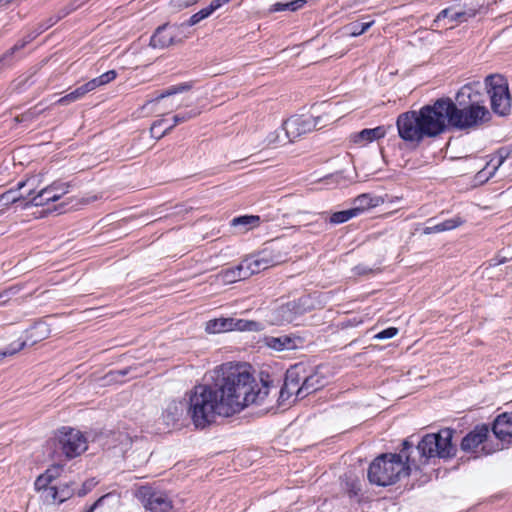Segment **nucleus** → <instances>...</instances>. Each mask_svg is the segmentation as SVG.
Instances as JSON below:
<instances>
[{
	"instance_id": "9",
	"label": "nucleus",
	"mask_w": 512,
	"mask_h": 512,
	"mask_svg": "<svg viewBox=\"0 0 512 512\" xmlns=\"http://www.w3.org/2000/svg\"><path fill=\"white\" fill-rule=\"evenodd\" d=\"M322 386L321 378L318 374H313L305 378L302 385L298 387V381L294 379L293 372L289 371L283 388L280 391V398L285 399L295 394L297 397H305Z\"/></svg>"
},
{
	"instance_id": "30",
	"label": "nucleus",
	"mask_w": 512,
	"mask_h": 512,
	"mask_svg": "<svg viewBox=\"0 0 512 512\" xmlns=\"http://www.w3.org/2000/svg\"><path fill=\"white\" fill-rule=\"evenodd\" d=\"M259 223H260V218H259V216H255V215L240 216V217L234 218L232 220L233 226H235V227L243 226L244 231H247L251 228L257 227L259 225Z\"/></svg>"
},
{
	"instance_id": "4",
	"label": "nucleus",
	"mask_w": 512,
	"mask_h": 512,
	"mask_svg": "<svg viewBox=\"0 0 512 512\" xmlns=\"http://www.w3.org/2000/svg\"><path fill=\"white\" fill-rule=\"evenodd\" d=\"M409 467L398 454H383L370 465L368 478L371 483L388 486L408 475Z\"/></svg>"
},
{
	"instance_id": "45",
	"label": "nucleus",
	"mask_w": 512,
	"mask_h": 512,
	"mask_svg": "<svg viewBox=\"0 0 512 512\" xmlns=\"http://www.w3.org/2000/svg\"><path fill=\"white\" fill-rule=\"evenodd\" d=\"M491 119V113L482 106V123L487 122Z\"/></svg>"
},
{
	"instance_id": "18",
	"label": "nucleus",
	"mask_w": 512,
	"mask_h": 512,
	"mask_svg": "<svg viewBox=\"0 0 512 512\" xmlns=\"http://www.w3.org/2000/svg\"><path fill=\"white\" fill-rule=\"evenodd\" d=\"M386 134V127L378 126L372 129H363L362 131L351 135V141L357 145L365 146L368 143L385 137Z\"/></svg>"
},
{
	"instance_id": "6",
	"label": "nucleus",
	"mask_w": 512,
	"mask_h": 512,
	"mask_svg": "<svg viewBox=\"0 0 512 512\" xmlns=\"http://www.w3.org/2000/svg\"><path fill=\"white\" fill-rule=\"evenodd\" d=\"M53 458L64 455L67 459L74 458L87 449V440L77 429L63 427L59 429L53 440Z\"/></svg>"
},
{
	"instance_id": "48",
	"label": "nucleus",
	"mask_w": 512,
	"mask_h": 512,
	"mask_svg": "<svg viewBox=\"0 0 512 512\" xmlns=\"http://www.w3.org/2000/svg\"><path fill=\"white\" fill-rule=\"evenodd\" d=\"M222 5L229 3L231 0H220Z\"/></svg>"
},
{
	"instance_id": "34",
	"label": "nucleus",
	"mask_w": 512,
	"mask_h": 512,
	"mask_svg": "<svg viewBox=\"0 0 512 512\" xmlns=\"http://www.w3.org/2000/svg\"><path fill=\"white\" fill-rule=\"evenodd\" d=\"M358 216V210L357 209H347L339 212H335L330 217V222L332 224H340L344 223L351 218Z\"/></svg>"
},
{
	"instance_id": "28",
	"label": "nucleus",
	"mask_w": 512,
	"mask_h": 512,
	"mask_svg": "<svg viewBox=\"0 0 512 512\" xmlns=\"http://www.w3.org/2000/svg\"><path fill=\"white\" fill-rule=\"evenodd\" d=\"M205 329L208 333H222L231 331V321L230 318H219L209 320L206 323Z\"/></svg>"
},
{
	"instance_id": "35",
	"label": "nucleus",
	"mask_w": 512,
	"mask_h": 512,
	"mask_svg": "<svg viewBox=\"0 0 512 512\" xmlns=\"http://www.w3.org/2000/svg\"><path fill=\"white\" fill-rule=\"evenodd\" d=\"M231 321V331H253L258 329V324L253 321L243 320V319H235L230 318Z\"/></svg>"
},
{
	"instance_id": "37",
	"label": "nucleus",
	"mask_w": 512,
	"mask_h": 512,
	"mask_svg": "<svg viewBox=\"0 0 512 512\" xmlns=\"http://www.w3.org/2000/svg\"><path fill=\"white\" fill-rule=\"evenodd\" d=\"M374 21L369 22H356L349 25L348 30L351 36H360L365 33L372 25Z\"/></svg>"
},
{
	"instance_id": "7",
	"label": "nucleus",
	"mask_w": 512,
	"mask_h": 512,
	"mask_svg": "<svg viewBox=\"0 0 512 512\" xmlns=\"http://www.w3.org/2000/svg\"><path fill=\"white\" fill-rule=\"evenodd\" d=\"M36 182L37 179L32 177L26 181L18 183L19 189L28 187L27 197H29V200L23 204V208L47 205L50 202L59 200L68 192V185L64 183H53L52 185L41 188L38 192H35Z\"/></svg>"
},
{
	"instance_id": "49",
	"label": "nucleus",
	"mask_w": 512,
	"mask_h": 512,
	"mask_svg": "<svg viewBox=\"0 0 512 512\" xmlns=\"http://www.w3.org/2000/svg\"><path fill=\"white\" fill-rule=\"evenodd\" d=\"M16 49H18V46H17V45H16V46H14V48L12 49V51H14V50H16Z\"/></svg>"
},
{
	"instance_id": "12",
	"label": "nucleus",
	"mask_w": 512,
	"mask_h": 512,
	"mask_svg": "<svg viewBox=\"0 0 512 512\" xmlns=\"http://www.w3.org/2000/svg\"><path fill=\"white\" fill-rule=\"evenodd\" d=\"M139 496L144 507L151 512H170L173 507L171 499L163 492L143 487L139 490Z\"/></svg>"
},
{
	"instance_id": "8",
	"label": "nucleus",
	"mask_w": 512,
	"mask_h": 512,
	"mask_svg": "<svg viewBox=\"0 0 512 512\" xmlns=\"http://www.w3.org/2000/svg\"><path fill=\"white\" fill-rule=\"evenodd\" d=\"M452 435L453 432L450 429H443L435 434H427L419 442L417 449L425 459L432 457H449L454 451V447L451 443Z\"/></svg>"
},
{
	"instance_id": "1",
	"label": "nucleus",
	"mask_w": 512,
	"mask_h": 512,
	"mask_svg": "<svg viewBox=\"0 0 512 512\" xmlns=\"http://www.w3.org/2000/svg\"><path fill=\"white\" fill-rule=\"evenodd\" d=\"M456 99L460 107L450 98H440L418 111L400 114L396 121L399 137L418 144L424 138L439 136L448 127L466 129L475 125L480 111L478 83L464 85Z\"/></svg>"
},
{
	"instance_id": "23",
	"label": "nucleus",
	"mask_w": 512,
	"mask_h": 512,
	"mask_svg": "<svg viewBox=\"0 0 512 512\" xmlns=\"http://www.w3.org/2000/svg\"><path fill=\"white\" fill-rule=\"evenodd\" d=\"M185 411L187 412V402L173 400L165 408L163 417L167 423L175 422L183 416Z\"/></svg>"
},
{
	"instance_id": "38",
	"label": "nucleus",
	"mask_w": 512,
	"mask_h": 512,
	"mask_svg": "<svg viewBox=\"0 0 512 512\" xmlns=\"http://www.w3.org/2000/svg\"><path fill=\"white\" fill-rule=\"evenodd\" d=\"M25 342H13L5 350L0 351V360L6 356H12L23 349Z\"/></svg>"
},
{
	"instance_id": "27",
	"label": "nucleus",
	"mask_w": 512,
	"mask_h": 512,
	"mask_svg": "<svg viewBox=\"0 0 512 512\" xmlns=\"http://www.w3.org/2000/svg\"><path fill=\"white\" fill-rule=\"evenodd\" d=\"M18 190H8L0 195V206H8L10 204L16 203L18 201L24 202V204L29 200L27 197V191L24 193H19Z\"/></svg>"
},
{
	"instance_id": "40",
	"label": "nucleus",
	"mask_w": 512,
	"mask_h": 512,
	"mask_svg": "<svg viewBox=\"0 0 512 512\" xmlns=\"http://www.w3.org/2000/svg\"><path fill=\"white\" fill-rule=\"evenodd\" d=\"M51 481H49L44 473L41 474L35 481V487L37 490L39 491H43V497L44 499L46 500V490H48L49 488H51L52 486L50 485Z\"/></svg>"
},
{
	"instance_id": "33",
	"label": "nucleus",
	"mask_w": 512,
	"mask_h": 512,
	"mask_svg": "<svg viewBox=\"0 0 512 512\" xmlns=\"http://www.w3.org/2000/svg\"><path fill=\"white\" fill-rule=\"evenodd\" d=\"M505 261H506L505 258H501V259L495 258V259L490 260L488 263V266L485 267V271L487 272L488 276L490 278H497V279L503 278L505 275L504 269L499 268L496 271H494V269L496 267L500 266L501 264L505 263Z\"/></svg>"
},
{
	"instance_id": "39",
	"label": "nucleus",
	"mask_w": 512,
	"mask_h": 512,
	"mask_svg": "<svg viewBox=\"0 0 512 512\" xmlns=\"http://www.w3.org/2000/svg\"><path fill=\"white\" fill-rule=\"evenodd\" d=\"M211 15V13L209 12V10L207 9V7L201 9L200 11H198L197 13L193 14L189 20L187 21V25L188 26H193V25H196L197 23H199L200 21L208 18L209 16Z\"/></svg>"
},
{
	"instance_id": "41",
	"label": "nucleus",
	"mask_w": 512,
	"mask_h": 512,
	"mask_svg": "<svg viewBox=\"0 0 512 512\" xmlns=\"http://www.w3.org/2000/svg\"><path fill=\"white\" fill-rule=\"evenodd\" d=\"M63 465L56 464L49 467L45 472L44 475L49 481H53L56 478H58L62 472Z\"/></svg>"
},
{
	"instance_id": "47",
	"label": "nucleus",
	"mask_w": 512,
	"mask_h": 512,
	"mask_svg": "<svg viewBox=\"0 0 512 512\" xmlns=\"http://www.w3.org/2000/svg\"><path fill=\"white\" fill-rule=\"evenodd\" d=\"M96 505H97V503H95L93 506H91V507L89 508L88 512H93V510H94V508H95V506H96Z\"/></svg>"
},
{
	"instance_id": "11",
	"label": "nucleus",
	"mask_w": 512,
	"mask_h": 512,
	"mask_svg": "<svg viewBox=\"0 0 512 512\" xmlns=\"http://www.w3.org/2000/svg\"><path fill=\"white\" fill-rule=\"evenodd\" d=\"M326 124L323 123L321 116H303L295 115L287 119L283 123L284 131H287V135L295 140L303 134L313 131L317 128H322Z\"/></svg>"
},
{
	"instance_id": "19",
	"label": "nucleus",
	"mask_w": 512,
	"mask_h": 512,
	"mask_svg": "<svg viewBox=\"0 0 512 512\" xmlns=\"http://www.w3.org/2000/svg\"><path fill=\"white\" fill-rule=\"evenodd\" d=\"M198 114H199V112L190 111V112H185L183 114L175 115L173 117V123L170 126H168L165 130H163L161 133L157 132V128L160 127L164 123V120L161 119V120L155 121L150 128L151 136L156 139H160L164 135H166L170 130H172L176 125L186 122V121L196 117Z\"/></svg>"
},
{
	"instance_id": "5",
	"label": "nucleus",
	"mask_w": 512,
	"mask_h": 512,
	"mask_svg": "<svg viewBox=\"0 0 512 512\" xmlns=\"http://www.w3.org/2000/svg\"><path fill=\"white\" fill-rule=\"evenodd\" d=\"M492 432L497 442L492 444L490 430L482 424V454H492L512 444V412H504L493 421Z\"/></svg>"
},
{
	"instance_id": "17",
	"label": "nucleus",
	"mask_w": 512,
	"mask_h": 512,
	"mask_svg": "<svg viewBox=\"0 0 512 512\" xmlns=\"http://www.w3.org/2000/svg\"><path fill=\"white\" fill-rule=\"evenodd\" d=\"M299 339L290 335L265 336L263 343L266 347L276 351H290L298 348Z\"/></svg>"
},
{
	"instance_id": "22",
	"label": "nucleus",
	"mask_w": 512,
	"mask_h": 512,
	"mask_svg": "<svg viewBox=\"0 0 512 512\" xmlns=\"http://www.w3.org/2000/svg\"><path fill=\"white\" fill-rule=\"evenodd\" d=\"M246 278L247 275L244 272L242 263H240L236 267L223 270L217 275V279L223 284H231L240 280H244Z\"/></svg>"
},
{
	"instance_id": "46",
	"label": "nucleus",
	"mask_w": 512,
	"mask_h": 512,
	"mask_svg": "<svg viewBox=\"0 0 512 512\" xmlns=\"http://www.w3.org/2000/svg\"><path fill=\"white\" fill-rule=\"evenodd\" d=\"M7 301L6 294H0V305L4 304Z\"/></svg>"
},
{
	"instance_id": "16",
	"label": "nucleus",
	"mask_w": 512,
	"mask_h": 512,
	"mask_svg": "<svg viewBox=\"0 0 512 512\" xmlns=\"http://www.w3.org/2000/svg\"><path fill=\"white\" fill-rule=\"evenodd\" d=\"M179 27L163 25L159 27L152 35L150 44L154 48L164 49L177 42L176 38L179 35Z\"/></svg>"
},
{
	"instance_id": "3",
	"label": "nucleus",
	"mask_w": 512,
	"mask_h": 512,
	"mask_svg": "<svg viewBox=\"0 0 512 512\" xmlns=\"http://www.w3.org/2000/svg\"><path fill=\"white\" fill-rule=\"evenodd\" d=\"M216 388L195 386L187 394V414L197 428H205L218 417H230Z\"/></svg>"
},
{
	"instance_id": "20",
	"label": "nucleus",
	"mask_w": 512,
	"mask_h": 512,
	"mask_svg": "<svg viewBox=\"0 0 512 512\" xmlns=\"http://www.w3.org/2000/svg\"><path fill=\"white\" fill-rule=\"evenodd\" d=\"M74 490L68 484L51 487L46 490V501L50 504H61L71 498Z\"/></svg>"
},
{
	"instance_id": "43",
	"label": "nucleus",
	"mask_w": 512,
	"mask_h": 512,
	"mask_svg": "<svg viewBox=\"0 0 512 512\" xmlns=\"http://www.w3.org/2000/svg\"><path fill=\"white\" fill-rule=\"evenodd\" d=\"M197 1L198 0H174V3L177 7L183 8L195 4Z\"/></svg>"
},
{
	"instance_id": "31",
	"label": "nucleus",
	"mask_w": 512,
	"mask_h": 512,
	"mask_svg": "<svg viewBox=\"0 0 512 512\" xmlns=\"http://www.w3.org/2000/svg\"><path fill=\"white\" fill-rule=\"evenodd\" d=\"M377 203V199L372 198L368 194H362L354 200L355 206L352 209H357L358 215H360L364 210L376 206Z\"/></svg>"
},
{
	"instance_id": "14",
	"label": "nucleus",
	"mask_w": 512,
	"mask_h": 512,
	"mask_svg": "<svg viewBox=\"0 0 512 512\" xmlns=\"http://www.w3.org/2000/svg\"><path fill=\"white\" fill-rule=\"evenodd\" d=\"M241 263L248 278L253 274L259 273L269 267L278 264L279 261L274 260L267 253H260L258 255L247 257Z\"/></svg>"
},
{
	"instance_id": "10",
	"label": "nucleus",
	"mask_w": 512,
	"mask_h": 512,
	"mask_svg": "<svg viewBox=\"0 0 512 512\" xmlns=\"http://www.w3.org/2000/svg\"><path fill=\"white\" fill-rule=\"evenodd\" d=\"M305 309L299 301H289L276 305L266 313V321L271 325H284L292 323L303 314Z\"/></svg>"
},
{
	"instance_id": "25",
	"label": "nucleus",
	"mask_w": 512,
	"mask_h": 512,
	"mask_svg": "<svg viewBox=\"0 0 512 512\" xmlns=\"http://www.w3.org/2000/svg\"><path fill=\"white\" fill-rule=\"evenodd\" d=\"M292 141L293 139L287 135V131H284L283 126L269 133L265 139L266 146L268 147H276Z\"/></svg>"
},
{
	"instance_id": "13",
	"label": "nucleus",
	"mask_w": 512,
	"mask_h": 512,
	"mask_svg": "<svg viewBox=\"0 0 512 512\" xmlns=\"http://www.w3.org/2000/svg\"><path fill=\"white\" fill-rule=\"evenodd\" d=\"M475 13H467L465 11H455L452 8L442 10L435 18L433 26L436 28L452 29L459 23L467 21L469 17L474 16Z\"/></svg>"
},
{
	"instance_id": "15",
	"label": "nucleus",
	"mask_w": 512,
	"mask_h": 512,
	"mask_svg": "<svg viewBox=\"0 0 512 512\" xmlns=\"http://www.w3.org/2000/svg\"><path fill=\"white\" fill-rule=\"evenodd\" d=\"M185 89L184 86H178V87H171L169 88L165 93H162L155 99L147 102L145 107H149L150 110L154 113H157L159 115H162L168 111H171L172 109L179 107V103H174L173 100H167L171 95H174L178 92H181Z\"/></svg>"
},
{
	"instance_id": "29",
	"label": "nucleus",
	"mask_w": 512,
	"mask_h": 512,
	"mask_svg": "<svg viewBox=\"0 0 512 512\" xmlns=\"http://www.w3.org/2000/svg\"><path fill=\"white\" fill-rule=\"evenodd\" d=\"M305 3H306V0H293V1H290L287 3L278 2V3H275L270 6L269 12L274 13V12H282V11H286V10L297 11V10L301 9L305 5Z\"/></svg>"
},
{
	"instance_id": "36",
	"label": "nucleus",
	"mask_w": 512,
	"mask_h": 512,
	"mask_svg": "<svg viewBox=\"0 0 512 512\" xmlns=\"http://www.w3.org/2000/svg\"><path fill=\"white\" fill-rule=\"evenodd\" d=\"M480 444V434L475 431L468 434L461 443L463 450H472Z\"/></svg>"
},
{
	"instance_id": "42",
	"label": "nucleus",
	"mask_w": 512,
	"mask_h": 512,
	"mask_svg": "<svg viewBox=\"0 0 512 512\" xmlns=\"http://www.w3.org/2000/svg\"><path fill=\"white\" fill-rule=\"evenodd\" d=\"M398 334V329L395 327H389L379 333H377L374 337L378 340L390 339Z\"/></svg>"
},
{
	"instance_id": "2",
	"label": "nucleus",
	"mask_w": 512,
	"mask_h": 512,
	"mask_svg": "<svg viewBox=\"0 0 512 512\" xmlns=\"http://www.w3.org/2000/svg\"><path fill=\"white\" fill-rule=\"evenodd\" d=\"M216 390L229 416L249 405H261L269 395L267 382L257 380L246 364L226 363L218 369Z\"/></svg>"
},
{
	"instance_id": "26",
	"label": "nucleus",
	"mask_w": 512,
	"mask_h": 512,
	"mask_svg": "<svg viewBox=\"0 0 512 512\" xmlns=\"http://www.w3.org/2000/svg\"><path fill=\"white\" fill-rule=\"evenodd\" d=\"M88 92H91V89H90L88 83H85L84 85L76 88L74 91L61 97L58 100V104H60L62 106L69 105V104L83 98Z\"/></svg>"
},
{
	"instance_id": "44",
	"label": "nucleus",
	"mask_w": 512,
	"mask_h": 512,
	"mask_svg": "<svg viewBox=\"0 0 512 512\" xmlns=\"http://www.w3.org/2000/svg\"><path fill=\"white\" fill-rule=\"evenodd\" d=\"M222 5L221 1L220 0H213L209 6H207V9L209 10V12L212 14L214 11H216L217 9H219Z\"/></svg>"
},
{
	"instance_id": "32",
	"label": "nucleus",
	"mask_w": 512,
	"mask_h": 512,
	"mask_svg": "<svg viewBox=\"0 0 512 512\" xmlns=\"http://www.w3.org/2000/svg\"><path fill=\"white\" fill-rule=\"evenodd\" d=\"M116 76H117V73L115 70H109V71L103 73L102 75H100L99 77H96V78L88 81L87 83H88L91 91H93L98 87H101L103 85L110 83L111 81H113L116 78Z\"/></svg>"
},
{
	"instance_id": "24",
	"label": "nucleus",
	"mask_w": 512,
	"mask_h": 512,
	"mask_svg": "<svg viewBox=\"0 0 512 512\" xmlns=\"http://www.w3.org/2000/svg\"><path fill=\"white\" fill-rule=\"evenodd\" d=\"M463 223L462 219L459 216H456L454 218L445 220L441 223H437L434 225L426 226L423 230V233L426 235L433 234V233H441L453 230L457 227H459Z\"/></svg>"
},
{
	"instance_id": "21",
	"label": "nucleus",
	"mask_w": 512,
	"mask_h": 512,
	"mask_svg": "<svg viewBox=\"0 0 512 512\" xmlns=\"http://www.w3.org/2000/svg\"><path fill=\"white\" fill-rule=\"evenodd\" d=\"M50 327L48 324L44 322L36 323L27 331L26 340H18L17 342H29L30 345H34L46 338L50 335Z\"/></svg>"
}]
</instances>
